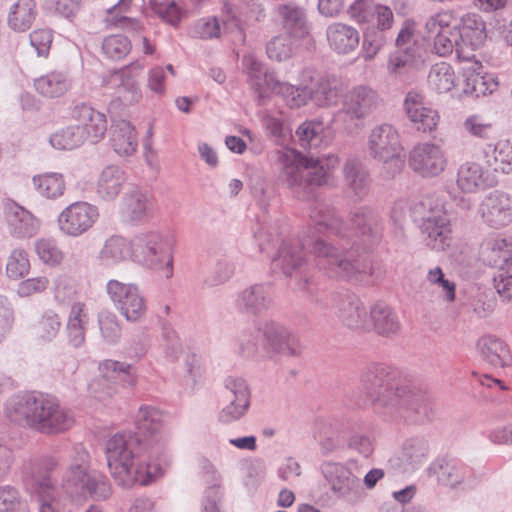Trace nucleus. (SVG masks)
Returning a JSON list of instances; mask_svg holds the SVG:
<instances>
[{"label": "nucleus", "instance_id": "obj_1", "mask_svg": "<svg viewBox=\"0 0 512 512\" xmlns=\"http://www.w3.org/2000/svg\"><path fill=\"white\" fill-rule=\"evenodd\" d=\"M279 181L303 201L315 200L309 209L313 229L325 237L311 236V251L316 264L329 277L364 282L370 275V265L358 256L360 245L368 246L379 240L381 219L376 211L362 206L350 214V228L337 215L335 208L316 197L315 187L328 183L331 171L338 163L335 155L300 157L294 153H280Z\"/></svg>", "mask_w": 512, "mask_h": 512}, {"label": "nucleus", "instance_id": "obj_2", "mask_svg": "<svg viewBox=\"0 0 512 512\" xmlns=\"http://www.w3.org/2000/svg\"><path fill=\"white\" fill-rule=\"evenodd\" d=\"M107 464L115 481L130 487L153 464L155 456L143 448L140 438L131 433L116 434L106 443Z\"/></svg>", "mask_w": 512, "mask_h": 512}, {"label": "nucleus", "instance_id": "obj_3", "mask_svg": "<svg viewBox=\"0 0 512 512\" xmlns=\"http://www.w3.org/2000/svg\"><path fill=\"white\" fill-rule=\"evenodd\" d=\"M254 237L260 252H268L270 247L281 240L278 253L272 260L274 268L279 269L286 277H294L299 289L308 292L311 281V265L304 252L303 239L300 237L282 239L281 235L272 227L259 228L254 232Z\"/></svg>", "mask_w": 512, "mask_h": 512}, {"label": "nucleus", "instance_id": "obj_4", "mask_svg": "<svg viewBox=\"0 0 512 512\" xmlns=\"http://www.w3.org/2000/svg\"><path fill=\"white\" fill-rule=\"evenodd\" d=\"M284 101L290 108H300L312 101L318 107H331L337 104L342 85L334 75H316L310 68L302 70L299 84L283 86Z\"/></svg>", "mask_w": 512, "mask_h": 512}, {"label": "nucleus", "instance_id": "obj_5", "mask_svg": "<svg viewBox=\"0 0 512 512\" xmlns=\"http://www.w3.org/2000/svg\"><path fill=\"white\" fill-rule=\"evenodd\" d=\"M362 388L374 409L389 415L405 400L409 385L402 382L399 372L385 364L369 366L361 377Z\"/></svg>", "mask_w": 512, "mask_h": 512}, {"label": "nucleus", "instance_id": "obj_6", "mask_svg": "<svg viewBox=\"0 0 512 512\" xmlns=\"http://www.w3.org/2000/svg\"><path fill=\"white\" fill-rule=\"evenodd\" d=\"M72 463L64 473L62 486L71 496H91L104 500L111 494L107 478L99 472H88L89 454L85 447L78 443L71 451Z\"/></svg>", "mask_w": 512, "mask_h": 512}, {"label": "nucleus", "instance_id": "obj_7", "mask_svg": "<svg viewBox=\"0 0 512 512\" xmlns=\"http://www.w3.org/2000/svg\"><path fill=\"white\" fill-rule=\"evenodd\" d=\"M131 248L134 262L162 272L167 279L173 276V236L158 230L141 232L132 238Z\"/></svg>", "mask_w": 512, "mask_h": 512}, {"label": "nucleus", "instance_id": "obj_8", "mask_svg": "<svg viewBox=\"0 0 512 512\" xmlns=\"http://www.w3.org/2000/svg\"><path fill=\"white\" fill-rule=\"evenodd\" d=\"M409 212L426 235L427 246L436 251H445L451 246L450 219L437 199L423 196L410 205Z\"/></svg>", "mask_w": 512, "mask_h": 512}, {"label": "nucleus", "instance_id": "obj_9", "mask_svg": "<svg viewBox=\"0 0 512 512\" xmlns=\"http://www.w3.org/2000/svg\"><path fill=\"white\" fill-rule=\"evenodd\" d=\"M378 93L368 85H356L349 89L342 99L341 108L334 115V122L344 130L353 132L361 122L369 117L378 107Z\"/></svg>", "mask_w": 512, "mask_h": 512}, {"label": "nucleus", "instance_id": "obj_10", "mask_svg": "<svg viewBox=\"0 0 512 512\" xmlns=\"http://www.w3.org/2000/svg\"><path fill=\"white\" fill-rule=\"evenodd\" d=\"M402 146L398 131L390 124H381L374 127L368 136V155L388 166V174L394 176L404 165Z\"/></svg>", "mask_w": 512, "mask_h": 512}, {"label": "nucleus", "instance_id": "obj_11", "mask_svg": "<svg viewBox=\"0 0 512 512\" xmlns=\"http://www.w3.org/2000/svg\"><path fill=\"white\" fill-rule=\"evenodd\" d=\"M99 371L100 376L89 384V390L100 401L117 394V385L132 387L136 384V372L131 364L108 359L99 364Z\"/></svg>", "mask_w": 512, "mask_h": 512}, {"label": "nucleus", "instance_id": "obj_12", "mask_svg": "<svg viewBox=\"0 0 512 512\" xmlns=\"http://www.w3.org/2000/svg\"><path fill=\"white\" fill-rule=\"evenodd\" d=\"M165 415L152 406H142L136 415L137 438L141 439L143 448L150 456L160 459L167 445V435L164 431Z\"/></svg>", "mask_w": 512, "mask_h": 512}, {"label": "nucleus", "instance_id": "obj_13", "mask_svg": "<svg viewBox=\"0 0 512 512\" xmlns=\"http://www.w3.org/2000/svg\"><path fill=\"white\" fill-rule=\"evenodd\" d=\"M106 292L116 310L127 321L136 323L145 317L146 298L136 284L111 279L106 284Z\"/></svg>", "mask_w": 512, "mask_h": 512}, {"label": "nucleus", "instance_id": "obj_14", "mask_svg": "<svg viewBox=\"0 0 512 512\" xmlns=\"http://www.w3.org/2000/svg\"><path fill=\"white\" fill-rule=\"evenodd\" d=\"M73 416L62 408L55 397L34 396V429L45 434H57L72 427Z\"/></svg>", "mask_w": 512, "mask_h": 512}, {"label": "nucleus", "instance_id": "obj_15", "mask_svg": "<svg viewBox=\"0 0 512 512\" xmlns=\"http://www.w3.org/2000/svg\"><path fill=\"white\" fill-rule=\"evenodd\" d=\"M242 64L259 106L267 104L271 93L284 99L286 92L283 86L288 82L280 81L273 71L264 70L263 64L252 54L245 55Z\"/></svg>", "mask_w": 512, "mask_h": 512}, {"label": "nucleus", "instance_id": "obj_16", "mask_svg": "<svg viewBox=\"0 0 512 512\" xmlns=\"http://www.w3.org/2000/svg\"><path fill=\"white\" fill-rule=\"evenodd\" d=\"M321 469L332 493L337 498H341L350 504H355L362 498L363 488L359 478L344 465L325 462Z\"/></svg>", "mask_w": 512, "mask_h": 512}, {"label": "nucleus", "instance_id": "obj_17", "mask_svg": "<svg viewBox=\"0 0 512 512\" xmlns=\"http://www.w3.org/2000/svg\"><path fill=\"white\" fill-rule=\"evenodd\" d=\"M409 166L424 178H433L443 173L447 167V156L443 148L432 142L415 145L409 153Z\"/></svg>", "mask_w": 512, "mask_h": 512}, {"label": "nucleus", "instance_id": "obj_18", "mask_svg": "<svg viewBox=\"0 0 512 512\" xmlns=\"http://www.w3.org/2000/svg\"><path fill=\"white\" fill-rule=\"evenodd\" d=\"M324 307L332 310L339 320L351 329L363 328L367 322L366 307L354 293L331 294Z\"/></svg>", "mask_w": 512, "mask_h": 512}, {"label": "nucleus", "instance_id": "obj_19", "mask_svg": "<svg viewBox=\"0 0 512 512\" xmlns=\"http://www.w3.org/2000/svg\"><path fill=\"white\" fill-rule=\"evenodd\" d=\"M98 215L97 207L88 202L72 203L59 214V229L66 235L79 236L93 226Z\"/></svg>", "mask_w": 512, "mask_h": 512}, {"label": "nucleus", "instance_id": "obj_20", "mask_svg": "<svg viewBox=\"0 0 512 512\" xmlns=\"http://www.w3.org/2000/svg\"><path fill=\"white\" fill-rule=\"evenodd\" d=\"M274 299L275 289L271 283H256L237 294L235 306L242 313L259 316L273 307Z\"/></svg>", "mask_w": 512, "mask_h": 512}, {"label": "nucleus", "instance_id": "obj_21", "mask_svg": "<svg viewBox=\"0 0 512 512\" xmlns=\"http://www.w3.org/2000/svg\"><path fill=\"white\" fill-rule=\"evenodd\" d=\"M405 400L399 403L389 414L392 418H401L407 422L422 424L432 420L433 407L429 397L420 390L409 386L405 392Z\"/></svg>", "mask_w": 512, "mask_h": 512}, {"label": "nucleus", "instance_id": "obj_22", "mask_svg": "<svg viewBox=\"0 0 512 512\" xmlns=\"http://www.w3.org/2000/svg\"><path fill=\"white\" fill-rule=\"evenodd\" d=\"M478 212L487 226L506 227L512 223V196L500 191L491 192L481 201Z\"/></svg>", "mask_w": 512, "mask_h": 512}, {"label": "nucleus", "instance_id": "obj_23", "mask_svg": "<svg viewBox=\"0 0 512 512\" xmlns=\"http://www.w3.org/2000/svg\"><path fill=\"white\" fill-rule=\"evenodd\" d=\"M154 209L153 194L143 188L130 189L122 200L121 213L125 221L139 224L147 221Z\"/></svg>", "mask_w": 512, "mask_h": 512}, {"label": "nucleus", "instance_id": "obj_24", "mask_svg": "<svg viewBox=\"0 0 512 512\" xmlns=\"http://www.w3.org/2000/svg\"><path fill=\"white\" fill-rule=\"evenodd\" d=\"M71 117L92 143L99 142L107 131L106 115L85 103L75 104L71 110Z\"/></svg>", "mask_w": 512, "mask_h": 512}, {"label": "nucleus", "instance_id": "obj_25", "mask_svg": "<svg viewBox=\"0 0 512 512\" xmlns=\"http://www.w3.org/2000/svg\"><path fill=\"white\" fill-rule=\"evenodd\" d=\"M347 192L355 199H364L371 187V177L366 166L357 158L347 159L342 168Z\"/></svg>", "mask_w": 512, "mask_h": 512}, {"label": "nucleus", "instance_id": "obj_26", "mask_svg": "<svg viewBox=\"0 0 512 512\" xmlns=\"http://www.w3.org/2000/svg\"><path fill=\"white\" fill-rule=\"evenodd\" d=\"M404 105L409 119L415 124L417 130L431 132L436 128L439 115L436 110L424 105L423 96L420 93L408 92Z\"/></svg>", "mask_w": 512, "mask_h": 512}, {"label": "nucleus", "instance_id": "obj_27", "mask_svg": "<svg viewBox=\"0 0 512 512\" xmlns=\"http://www.w3.org/2000/svg\"><path fill=\"white\" fill-rule=\"evenodd\" d=\"M453 28L459 35L462 46L466 51L471 50V53L484 43L487 36L484 21L474 13L463 15Z\"/></svg>", "mask_w": 512, "mask_h": 512}, {"label": "nucleus", "instance_id": "obj_28", "mask_svg": "<svg viewBox=\"0 0 512 512\" xmlns=\"http://www.w3.org/2000/svg\"><path fill=\"white\" fill-rule=\"evenodd\" d=\"M488 172L473 160L459 165L456 171V186L462 193L471 194L484 190L489 186Z\"/></svg>", "mask_w": 512, "mask_h": 512}, {"label": "nucleus", "instance_id": "obj_29", "mask_svg": "<svg viewBox=\"0 0 512 512\" xmlns=\"http://www.w3.org/2000/svg\"><path fill=\"white\" fill-rule=\"evenodd\" d=\"M326 39L331 50L347 55L358 47L360 34L351 25L334 22L326 28Z\"/></svg>", "mask_w": 512, "mask_h": 512}, {"label": "nucleus", "instance_id": "obj_30", "mask_svg": "<svg viewBox=\"0 0 512 512\" xmlns=\"http://www.w3.org/2000/svg\"><path fill=\"white\" fill-rule=\"evenodd\" d=\"M479 256L486 265L499 268L512 259V242L500 234H491L481 243Z\"/></svg>", "mask_w": 512, "mask_h": 512}, {"label": "nucleus", "instance_id": "obj_31", "mask_svg": "<svg viewBox=\"0 0 512 512\" xmlns=\"http://www.w3.org/2000/svg\"><path fill=\"white\" fill-rule=\"evenodd\" d=\"M263 337L270 348L278 354L286 356L300 354V345L297 339L287 328L278 323H267L263 329Z\"/></svg>", "mask_w": 512, "mask_h": 512}, {"label": "nucleus", "instance_id": "obj_32", "mask_svg": "<svg viewBox=\"0 0 512 512\" xmlns=\"http://www.w3.org/2000/svg\"><path fill=\"white\" fill-rule=\"evenodd\" d=\"M109 142L114 152L119 156L128 157L133 155L138 147L135 128L127 120L113 121L109 133Z\"/></svg>", "mask_w": 512, "mask_h": 512}, {"label": "nucleus", "instance_id": "obj_33", "mask_svg": "<svg viewBox=\"0 0 512 512\" xmlns=\"http://www.w3.org/2000/svg\"><path fill=\"white\" fill-rule=\"evenodd\" d=\"M483 361L495 368H503L511 362V354L504 340L495 335H484L477 342Z\"/></svg>", "mask_w": 512, "mask_h": 512}, {"label": "nucleus", "instance_id": "obj_34", "mask_svg": "<svg viewBox=\"0 0 512 512\" xmlns=\"http://www.w3.org/2000/svg\"><path fill=\"white\" fill-rule=\"evenodd\" d=\"M132 239L128 241L121 236L108 238L97 256L101 267L112 268L128 258L132 259Z\"/></svg>", "mask_w": 512, "mask_h": 512}, {"label": "nucleus", "instance_id": "obj_35", "mask_svg": "<svg viewBox=\"0 0 512 512\" xmlns=\"http://www.w3.org/2000/svg\"><path fill=\"white\" fill-rule=\"evenodd\" d=\"M277 13L283 26L290 35L302 38L309 33L310 26L307 20L306 10L292 2L281 4L277 7Z\"/></svg>", "mask_w": 512, "mask_h": 512}, {"label": "nucleus", "instance_id": "obj_36", "mask_svg": "<svg viewBox=\"0 0 512 512\" xmlns=\"http://www.w3.org/2000/svg\"><path fill=\"white\" fill-rule=\"evenodd\" d=\"M125 182V172L117 165H108L98 177L96 193L102 200L112 201L120 194Z\"/></svg>", "mask_w": 512, "mask_h": 512}, {"label": "nucleus", "instance_id": "obj_37", "mask_svg": "<svg viewBox=\"0 0 512 512\" xmlns=\"http://www.w3.org/2000/svg\"><path fill=\"white\" fill-rule=\"evenodd\" d=\"M374 330L381 336L396 335L401 328L397 313L386 303L377 302L370 309Z\"/></svg>", "mask_w": 512, "mask_h": 512}, {"label": "nucleus", "instance_id": "obj_38", "mask_svg": "<svg viewBox=\"0 0 512 512\" xmlns=\"http://www.w3.org/2000/svg\"><path fill=\"white\" fill-rule=\"evenodd\" d=\"M417 62L418 59L415 48H399L388 56L386 65L387 72L392 78H403L417 65Z\"/></svg>", "mask_w": 512, "mask_h": 512}, {"label": "nucleus", "instance_id": "obj_39", "mask_svg": "<svg viewBox=\"0 0 512 512\" xmlns=\"http://www.w3.org/2000/svg\"><path fill=\"white\" fill-rule=\"evenodd\" d=\"M87 322L88 316L85 312V304L82 302L73 303L66 327L68 341L73 347L78 348L84 344Z\"/></svg>", "mask_w": 512, "mask_h": 512}, {"label": "nucleus", "instance_id": "obj_40", "mask_svg": "<svg viewBox=\"0 0 512 512\" xmlns=\"http://www.w3.org/2000/svg\"><path fill=\"white\" fill-rule=\"evenodd\" d=\"M431 36L434 37L433 50L439 56L445 57L455 51L459 60L471 61L475 58L471 50L466 51L462 46L456 30L451 33H439Z\"/></svg>", "mask_w": 512, "mask_h": 512}, {"label": "nucleus", "instance_id": "obj_41", "mask_svg": "<svg viewBox=\"0 0 512 512\" xmlns=\"http://www.w3.org/2000/svg\"><path fill=\"white\" fill-rule=\"evenodd\" d=\"M71 87V81L63 72H51L34 81V88L48 98L63 96Z\"/></svg>", "mask_w": 512, "mask_h": 512}, {"label": "nucleus", "instance_id": "obj_42", "mask_svg": "<svg viewBox=\"0 0 512 512\" xmlns=\"http://www.w3.org/2000/svg\"><path fill=\"white\" fill-rule=\"evenodd\" d=\"M484 157H493L497 169L505 174L512 173V140L499 139L495 143H487L482 147Z\"/></svg>", "mask_w": 512, "mask_h": 512}, {"label": "nucleus", "instance_id": "obj_43", "mask_svg": "<svg viewBox=\"0 0 512 512\" xmlns=\"http://www.w3.org/2000/svg\"><path fill=\"white\" fill-rule=\"evenodd\" d=\"M455 73L450 64L440 62L433 65L428 74V85L437 93H447L455 86Z\"/></svg>", "mask_w": 512, "mask_h": 512}, {"label": "nucleus", "instance_id": "obj_44", "mask_svg": "<svg viewBox=\"0 0 512 512\" xmlns=\"http://www.w3.org/2000/svg\"><path fill=\"white\" fill-rule=\"evenodd\" d=\"M34 493L37 494L38 512H59L57 490L49 476L34 481Z\"/></svg>", "mask_w": 512, "mask_h": 512}, {"label": "nucleus", "instance_id": "obj_45", "mask_svg": "<svg viewBox=\"0 0 512 512\" xmlns=\"http://www.w3.org/2000/svg\"><path fill=\"white\" fill-rule=\"evenodd\" d=\"M62 327L60 317L52 310L41 314L34 325V335L38 342L48 343L54 340Z\"/></svg>", "mask_w": 512, "mask_h": 512}, {"label": "nucleus", "instance_id": "obj_46", "mask_svg": "<svg viewBox=\"0 0 512 512\" xmlns=\"http://www.w3.org/2000/svg\"><path fill=\"white\" fill-rule=\"evenodd\" d=\"M34 187L40 196L47 199H56L65 191V181L60 173H45L34 177Z\"/></svg>", "mask_w": 512, "mask_h": 512}, {"label": "nucleus", "instance_id": "obj_47", "mask_svg": "<svg viewBox=\"0 0 512 512\" xmlns=\"http://www.w3.org/2000/svg\"><path fill=\"white\" fill-rule=\"evenodd\" d=\"M88 140L81 127L76 125L68 126L50 137V143L54 148L60 150H72L80 147Z\"/></svg>", "mask_w": 512, "mask_h": 512}, {"label": "nucleus", "instance_id": "obj_48", "mask_svg": "<svg viewBox=\"0 0 512 512\" xmlns=\"http://www.w3.org/2000/svg\"><path fill=\"white\" fill-rule=\"evenodd\" d=\"M34 251L39 260L50 268L59 266L64 260V253L53 238L37 240L34 245Z\"/></svg>", "mask_w": 512, "mask_h": 512}, {"label": "nucleus", "instance_id": "obj_49", "mask_svg": "<svg viewBox=\"0 0 512 512\" xmlns=\"http://www.w3.org/2000/svg\"><path fill=\"white\" fill-rule=\"evenodd\" d=\"M97 319L102 339L110 345L118 343L122 335V326L116 314L103 310L98 313Z\"/></svg>", "mask_w": 512, "mask_h": 512}, {"label": "nucleus", "instance_id": "obj_50", "mask_svg": "<svg viewBox=\"0 0 512 512\" xmlns=\"http://www.w3.org/2000/svg\"><path fill=\"white\" fill-rule=\"evenodd\" d=\"M132 0H120L116 5L107 10L106 22L110 26L121 28L126 31H138L140 29V23L134 19L123 15Z\"/></svg>", "mask_w": 512, "mask_h": 512}, {"label": "nucleus", "instance_id": "obj_51", "mask_svg": "<svg viewBox=\"0 0 512 512\" xmlns=\"http://www.w3.org/2000/svg\"><path fill=\"white\" fill-rule=\"evenodd\" d=\"M324 125L319 120H307L295 131L300 146L304 149L317 146L321 141Z\"/></svg>", "mask_w": 512, "mask_h": 512}, {"label": "nucleus", "instance_id": "obj_52", "mask_svg": "<svg viewBox=\"0 0 512 512\" xmlns=\"http://www.w3.org/2000/svg\"><path fill=\"white\" fill-rule=\"evenodd\" d=\"M294 42L290 34H281L273 37L266 45V53L271 60L286 61L292 57Z\"/></svg>", "mask_w": 512, "mask_h": 512}, {"label": "nucleus", "instance_id": "obj_53", "mask_svg": "<svg viewBox=\"0 0 512 512\" xmlns=\"http://www.w3.org/2000/svg\"><path fill=\"white\" fill-rule=\"evenodd\" d=\"M9 25L15 31H26L32 23L31 0H19L14 4L8 18Z\"/></svg>", "mask_w": 512, "mask_h": 512}, {"label": "nucleus", "instance_id": "obj_54", "mask_svg": "<svg viewBox=\"0 0 512 512\" xmlns=\"http://www.w3.org/2000/svg\"><path fill=\"white\" fill-rule=\"evenodd\" d=\"M462 127L467 134L483 141L491 140L495 132L493 123L485 121L479 114L468 116Z\"/></svg>", "mask_w": 512, "mask_h": 512}, {"label": "nucleus", "instance_id": "obj_55", "mask_svg": "<svg viewBox=\"0 0 512 512\" xmlns=\"http://www.w3.org/2000/svg\"><path fill=\"white\" fill-rule=\"evenodd\" d=\"M235 267L230 261L218 260L212 270L203 280V286L206 288L217 287L228 282L234 275Z\"/></svg>", "mask_w": 512, "mask_h": 512}, {"label": "nucleus", "instance_id": "obj_56", "mask_svg": "<svg viewBox=\"0 0 512 512\" xmlns=\"http://www.w3.org/2000/svg\"><path fill=\"white\" fill-rule=\"evenodd\" d=\"M428 452V442L424 438H411L403 445L402 457L409 464L417 465L426 460Z\"/></svg>", "mask_w": 512, "mask_h": 512}, {"label": "nucleus", "instance_id": "obj_57", "mask_svg": "<svg viewBox=\"0 0 512 512\" xmlns=\"http://www.w3.org/2000/svg\"><path fill=\"white\" fill-rule=\"evenodd\" d=\"M457 22L458 21L453 11H440L429 17L425 24V28L429 35L451 33L454 31L453 26L457 24Z\"/></svg>", "mask_w": 512, "mask_h": 512}, {"label": "nucleus", "instance_id": "obj_58", "mask_svg": "<svg viewBox=\"0 0 512 512\" xmlns=\"http://www.w3.org/2000/svg\"><path fill=\"white\" fill-rule=\"evenodd\" d=\"M227 404L221 409L218 420L221 423H232L246 415L250 408L251 399L226 398Z\"/></svg>", "mask_w": 512, "mask_h": 512}, {"label": "nucleus", "instance_id": "obj_59", "mask_svg": "<svg viewBox=\"0 0 512 512\" xmlns=\"http://www.w3.org/2000/svg\"><path fill=\"white\" fill-rule=\"evenodd\" d=\"M438 482L454 487L460 484L465 476L464 468L461 464L449 461L434 467Z\"/></svg>", "mask_w": 512, "mask_h": 512}, {"label": "nucleus", "instance_id": "obj_60", "mask_svg": "<svg viewBox=\"0 0 512 512\" xmlns=\"http://www.w3.org/2000/svg\"><path fill=\"white\" fill-rule=\"evenodd\" d=\"M30 259L27 251L16 249L10 255L6 271L7 275L13 279H21L29 274Z\"/></svg>", "mask_w": 512, "mask_h": 512}, {"label": "nucleus", "instance_id": "obj_61", "mask_svg": "<svg viewBox=\"0 0 512 512\" xmlns=\"http://www.w3.org/2000/svg\"><path fill=\"white\" fill-rule=\"evenodd\" d=\"M131 49V43L127 37L122 35H111L106 37L102 43L103 53L112 60L124 58Z\"/></svg>", "mask_w": 512, "mask_h": 512}, {"label": "nucleus", "instance_id": "obj_62", "mask_svg": "<svg viewBox=\"0 0 512 512\" xmlns=\"http://www.w3.org/2000/svg\"><path fill=\"white\" fill-rule=\"evenodd\" d=\"M387 41L385 33L381 30L369 28L363 37L362 58L371 61Z\"/></svg>", "mask_w": 512, "mask_h": 512}, {"label": "nucleus", "instance_id": "obj_63", "mask_svg": "<svg viewBox=\"0 0 512 512\" xmlns=\"http://www.w3.org/2000/svg\"><path fill=\"white\" fill-rule=\"evenodd\" d=\"M31 412L30 398L28 395H17L13 397L6 408L7 417L12 421L30 423L29 415Z\"/></svg>", "mask_w": 512, "mask_h": 512}, {"label": "nucleus", "instance_id": "obj_64", "mask_svg": "<svg viewBox=\"0 0 512 512\" xmlns=\"http://www.w3.org/2000/svg\"><path fill=\"white\" fill-rule=\"evenodd\" d=\"M0 512H29L27 502H23L16 489L0 487Z\"/></svg>", "mask_w": 512, "mask_h": 512}]
</instances>
